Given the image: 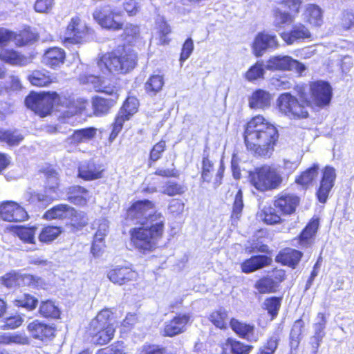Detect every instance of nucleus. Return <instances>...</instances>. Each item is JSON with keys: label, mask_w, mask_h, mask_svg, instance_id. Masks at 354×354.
I'll use <instances>...</instances> for the list:
<instances>
[{"label": "nucleus", "mask_w": 354, "mask_h": 354, "mask_svg": "<svg viewBox=\"0 0 354 354\" xmlns=\"http://www.w3.org/2000/svg\"><path fill=\"white\" fill-rule=\"evenodd\" d=\"M278 138L276 127L262 115L253 117L246 124L244 132L245 145L255 155L270 157Z\"/></svg>", "instance_id": "1"}, {"label": "nucleus", "mask_w": 354, "mask_h": 354, "mask_svg": "<svg viewBox=\"0 0 354 354\" xmlns=\"http://www.w3.org/2000/svg\"><path fill=\"white\" fill-rule=\"evenodd\" d=\"M153 218L158 219V222L151 224L150 226L134 227L129 231L131 245L140 252L152 251L162 236L165 218L162 214H157Z\"/></svg>", "instance_id": "2"}, {"label": "nucleus", "mask_w": 354, "mask_h": 354, "mask_svg": "<svg viewBox=\"0 0 354 354\" xmlns=\"http://www.w3.org/2000/svg\"><path fill=\"white\" fill-rule=\"evenodd\" d=\"M137 63V55L133 50L122 48L103 55L97 61L100 70L108 73H126L133 69Z\"/></svg>", "instance_id": "3"}, {"label": "nucleus", "mask_w": 354, "mask_h": 354, "mask_svg": "<svg viewBox=\"0 0 354 354\" xmlns=\"http://www.w3.org/2000/svg\"><path fill=\"white\" fill-rule=\"evenodd\" d=\"M88 331L93 343L100 345L107 344L115 333L112 312L109 309L101 310L91 322Z\"/></svg>", "instance_id": "4"}, {"label": "nucleus", "mask_w": 354, "mask_h": 354, "mask_svg": "<svg viewBox=\"0 0 354 354\" xmlns=\"http://www.w3.org/2000/svg\"><path fill=\"white\" fill-rule=\"evenodd\" d=\"M279 111L290 119H303L308 117L310 102L303 97L299 101L289 93L281 94L277 100Z\"/></svg>", "instance_id": "5"}, {"label": "nucleus", "mask_w": 354, "mask_h": 354, "mask_svg": "<svg viewBox=\"0 0 354 354\" xmlns=\"http://www.w3.org/2000/svg\"><path fill=\"white\" fill-rule=\"evenodd\" d=\"M251 183L260 191L275 189L281 183L282 178L277 169L264 165L250 174Z\"/></svg>", "instance_id": "6"}, {"label": "nucleus", "mask_w": 354, "mask_h": 354, "mask_svg": "<svg viewBox=\"0 0 354 354\" xmlns=\"http://www.w3.org/2000/svg\"><path fill=\"white\" fill-rule=\"evenodd\" d=\"M279 7L273 11V24L277 28H283L285 25L292 24L295 15L299 13L301 0H276Z\"/></svg>", "instance_id": "7"}, {"label": "nucleus", "mask_w": 354, "mask_h": 354, "mask_svg": "<svg viewBox=\"0 0 354 354\" xmlns=\"http://www.w3.org/2000/svg\"><path fill=\"white\" fill-rule=\"evenodd\" d=\"M157 214H162L155 211L154 204L149 200L138 201L134 203L127 211V218L142 225H150L158 222L155 219Z\"/></svg>", "instance_id": "8"}, {"label": "nucleus", "mask_w": 354, "mask_h": 354, "mask_svg": "<svg viewBox=\"0 0 354 354\" xmlns=\"http://www.w3.org/2000/svg\"><path fill=\"white\" fill-rule=\"evenodd\" d=\"M47 187L44 193L27 192L24 197L30 203H38L41 206H47L57 196L56 189L58 186L57 174L50 170L46 173Z\"/></svg>", "instance_id": "9"}, {"label": "nucleus", "mask_w": 354, "mask_h": 354, "mask_svg": "<svg viewBox=\"0 0 354 354\" xmlns=\"http://www.w3.org/2000/svg\"><path fill=\"white\" fill-rule=\"evenodd\" d=\"M120 12L111 5L97 7L93 13L94 20L103 28L118 30L123 28V24L118 19Z\"/></svg>", "instance_id": "10"}, {"label": "nucleus", "mask_w": 354, "mask_h": 354, "mask_svg": "<svg viewBox=\"0 0 354 354\" xmlns=\"http://www.w3.org/2000/svg\"><path fill=\"white\" fill-rule=\"evenodd\" d=\"M58 95L56 93H30L25 100L26 106L35 113L44 117L53 106Z\"/></svg>", "instance_id": "11"}, {"label": "nucleus", "mask_w": 354, "mask_h": 354, "mask_svg": "<svg viewBox=\"0 0 354 354\" xmlns=\"http://www.w3.org/2000/svg\"><path fill=\"white\" fill-rule=\"evenodd\" d=\"M44 216L48 220L69 218L74 225L84 226L88 223V218L84 212L77 214L74 208L63 204L48 210Z\"/></svg>", "instance_id": "12"}, {"label": "nucleus", "mask_w": 354, "mask_h": 354, "mask_svg": "<svg viewBox=\"0 0 354 354\" xmlns=\"http://www.w3.org/2000/svg\"><path fill=\"white\" fill-rule=\"evenodd\" d=\"M93 30L88 28L80 17L75 16L71 19L66 30L65 41L71 44H80L86 40V37Z\"/></svg>", "instance_id": "13"}, {"label": "nucleus", "mask_w": 354, "mask_h": 354, "mask_svg": "<svg viewBox=\"0 0 354 354\" xmlns=\"http://www.w3.org/2000/svg\"><path fill=\"white\" fill-rule=\"evenodd\" d=\"M138 107V100L136 98L129 97L127 99L115 119L110 139L113 140L117 137L122 129L123 123L137 112Z\"/></svg>", "instance_id": "14"}, {"label": "nucleus", "mask_w": 354, "mask_h": 354, "mask_svg": "<svg viewBox=\"0 0 354 354\" xmlns=\"http://www.w3.org/2000/svg\"><path fill=\"white\" fill-rule=\"evenodd\" d=\"M265 68L270 71H294L299 74L305 70V66L287 55L271 57L266 62Z\"/></svg>", "instance_id": "15"}, {"label": "nucleus", "mask_w": 354, "mask_h": 354, "mask_svg": "<svg viewBox=\"0 0 354 354\" xmlns=\"http://www.w3.org/2000/svg\"><path fill=\"white\" fill-rule=\"evenodd\" d=\"M312 102L319 107L329 104L332 97L331 86L326 82L317 81L310 86Z\"/></svg>", "instance_id": "16"}, {"label": "nucleus", "mask_w": 354, "mask_h": 354, "mask_svg": "<svg viewBox=\"0 0 354 354\" xmlns=\"http://www.w3.org/2000/svg\"><path fill=\"white\" fill-rule=\"evenodd\" d=\"M277 36L268 32H259L255 37L252 44V50L256 57H261L269 49H276L279 47Z\"/></svg>", "instance_id": "17"}, {"label": "nucleus", "mask_w": 354, "mask_h": 354, "mask_svg": "<svg viewBox=\"0 0 354 354\" xmlns=\"http://www.w3.org/2000/svg\"><path fill=\"white\" fill-rule=\"evenodd\" d=\"M0 218L9 222H19L28 218L26 211L17 203L6 201L0 205Z\"/></svg>", "instance_id": "18"}, {"label": "nucleus", "mask_w": 354, "mask_h": 354, "mask_svg": "<svg viewBox=\"0 0 354 354\" xmlns=\"http://www.w3.org/2000/svg\"><path fill=\"white\" fill-rule=\"evenodd\" d=\"M80 81L83 84L92 86L97 92L113 95L116 91L114 83L110 79L84 74L80 75Z\"/></svg>", "instance_id": "19"}, {"label": "nucleus", "mask_w": 354, "mask_h": 354, "mask_svg": "<svg viewBox=\"0 0 354 354\" xmlns=\"http://www.w3.org/2000/svg\"><path fill=\"white\" fill-rule=\"evenodd\" d=\"M335 169L330 166H326L322 171L320 185L317 192V198L320 203H326L328 194L335 185Z\"/></svg>", "instance_id": "20"}, {"label": "nucleus", "mask_w": 354, "mask_h": 354, "mask_svg": "<svg viewBox=\"0 0 354 354\" xmlns=\"http://www.w3.org/2000/svg\"><path fill=\"white\" fill-rule=\"evenodd\" d=\"M137 277L136 272L127 266H115L107 273L109 279L115 284L123 285L135 279Z\"/></svg>", "instance_id": "21"}, {"label": "nucleus", "mask_w": 354, "mask_h": 354, "mask_svg": "<svg viewBox=\"0 0 354 354\" xmlns=\"http://www.w3.org/2000/svg\"><path fill=\"white\" fill-rule=\"evenodd\" d=\"M299 198L292 194L282 193L277 197L274 205L279 212L283 214H291L295 212L299 205Z\"/></svg>", "instance_id": "22"}, {"label": "nucleus", "mask_w": 354, "mask_h": 354, "mask_svg": "<svg viewBox=\"0 0 354 354\" xmlns=\"http://www.w3.org/2000/svg\"><path fill=\"white\" fill-rule=\"evenodd\" d=\"M191 316L189 314H178L171 320L167 322L165 326V335L173 337L183 333L186 330V326L189 322Z\"/></svg>", "instance_id": "23"}, {"label": "nucleus", "mask_w": 354, "mask_h": 354, "mask_svg": "<svg viewBox=\"0 0 354 354\" xmlns=\"http://www.w3.org/2000/svg\"><path fill=\"white\" fill-rule=\"evenodd\" d=\"M230 327L239 337L250 342H256L259 338V335L258 333L256 332L254 325L240 322L236 319H232L230 321Z\"/></svg>", "instance_id": "24"}, {"label": "nucleus", "mask_w": 354, "mask_h": 354, "mask_svg": "<svg viewBox=\"0 0 354 354\" xmlns=\"http://www.w3.org/2000/svg\"><path fill=\"white\" fill-rule=\"evenodd\" d=\"M280 36L288 45H291L296 41L310 39L311 33L304 24H297L292 26L290 32H283Z\"/></svg>", "instance_id": "25"}, {"label": "nucleus", "mask_w": 354, "mask_h": 354, "mask_svg": "<svg viewBox=\"0 0 354 354\" xmlns=\"http://www.w3.org/2000/svg\"><path fill=\"white\" fill-rule=\"evenodd\" d=\"M327 324V317L323 313H317L313 324L314 334L311 337V344L314 348L318 349L322 339L325 337L324 331Z\"/></svg>", "instance_id": "26"}, {"label": "nucleus", "mask_w": 354, "mask_h": 354, "mask_svg": "<svg viewBox=\"0 0 354 354\" xmlns=\"http://www.w3.org/2000/svg\"><path fill=\"white\" fill-rule=\"evenodd\" d=\"M65 59V51L61 48L53 47L46 50L42 62L52 68H57L64 64Z\"/></svg>", "instance_id": "27"}, {"label": "nucleus", "mask_w": 354, "mask_h": 354, "mask_svg": "<svg viewBox=\"0 0 354 354\" xmlns=\"http://www.w3.org/2000/svg\"><path fill=\"white\" fill-rule=\"evenodd\" d=\"M272 96L265 90L257 89L249 97L248 104L251 109H266L270 107Z\"/></svg>", "instance_id": "28"}, {"label": "nucleus", "mask_w": 354, "mask_h": 354, "mask_svg": "<svg viewBox=\"0 0 354 354\" xmlns=\"http://www.w3.org/2000/svg\"><path fill=\"white\" fill-rule=\"evenodd\" d=\"M28 330L34 338L43 340L55 335V329L52 326L35 320L28 326Z\"/></svg>", "instance_id": "29"}, {"label": "nucleus", "mask_w": 354, "mask_h": 354, "mask_svg": "<svg viewBox=\"0 0 354 354\" xmlns=\"http://www.w3.org/2000/svg\"><path fill=\"white\" fill-rule=\"evenodd\" d=\"M14 37L16 40V44L18 46H24L28 41H31L34 38V36L28 31H23L19 35L15 37L14 32L4 28H0V44H6Z\"/></svg>", "instance_id": "30"}, {"label": "nucleus", "mask_w": 354, "mask_h": 354, "mask_svg": "<svg viewBox=\"0 0 354 354\" xmlns=\"http://www.w3.org/2000/svg\"><path fill=\"white\" fill-rule=\"evenodd\" d=\"M0 59L10 65L16 66H25L32 62L30 57H25L12 49L1 50L0 51Z\"/></svg>", "instance_id": "31"}, {"label": "nucleus", "mask_w": 354, "mask_h": 354, "mask_svg": "<svg viewBox=\"0 0 354 354\" xmlns=\"http://www.w3.org/2000/svg\"><path fill=\"white\" fill-rule=\"evenodd\" d=\"M304 16L306 21L313 26L319 27L323 24V10L317 5H307L304 13Z\"/></svg>", "instance_id": "32"}, {"label": "nucleus", "mask_w": 354, "mask_h": 354, "mask_svg": "<svg viewBox=\"0 0 354 354\" xmlns=\"http://www.w3.org/2000/svg\"><path fill=\"white\" fill-rule=\"evenodd\" d=\"M91 197L88 190L80 186L70 187L68 192V200L77 205H86Z\"/></svg>", "instance_id": "33"}, {"label": "nucleus", "mask_w": 354, "mask_h": 354, "mask_svg": "<svg viewBox=\"0 0 354 354\" xmlns=\"http://www.w3.org/2000/svg\"><path fill=\"white\" fill-rule=\"evenodd\" d=\"M318 227V219H313L306 225L305 229L301 232L299 239V245L302 248H308L313 243Z\"/></svg>", "instance_id": "34"}, {"label": "nucleus", "mask_w": 354, "mask_h": 354, "mask_svg": "<svg viewBox=\"0 0 354 354\" xmlns=\"http://www.w3.org/2000/svg\"><path fill=\"white\" fill-rule=\"evenodd\" d=\"M271 259L265 255H259L251 257L245 261L242 265V271L245 273L254 272L270 263Z\"/></svg>", "instance_id": "35"}, {"label": "nucleus", "mask_w": 354, "mask_h": 354, "mask_svg": "<svg viewBox=\"0 0 354 354\" xmlns=\"http://www.w3.org/2000/svg\"><path fill=\"white\" fill-rule=\"evenodd\" d=\"M301 257V252L291 248H286L277 256V260L284 265L295 268Z\"/></svg>", "instance_id": "36"}, {"label": "nucleus", "mask_w": 354, "mask_h": 354, "mask_svg": "<svg viewBox=\"0 0 354 354\" xmlns=\"http://www.w3.org/2000/svg\"><path fill=\"white\" fill-rule=\"evenodd\" d=\"M102 170L92 162H83L78 169V176L86 180L98 179L102 177Z\"/></svg>", "instance_id": "37"}, {"label": "nucleus", "mask_w": 354, "mask_h": 354, "mask_svg": "<svg viewBox=\"0 0 354 354\" xmlns=\"http://www.w3.org/2000/svg\"><path fill=\"white\" fill-rule=\"evenodd\" d=\"M97 133V129L93 127L76 130L68 138V142L71 144L78 145L92 140Z\"/></svg>", "instance_id": "38"}, {"label": "nucleus", "mask_w": 354, "mask_h": 354, "mask_svg": "<svg viewBox=\"0 0 354 354\" xmlns=\"http://www.w3.org/2000/svg\"><path fill=\"white\" fill-rule=\"evenodd\" d=\"M53 77L46 70L34 71L29 76L28 80L32 85L36 86H46L53 82Z\"/></svg>", "instance_id": "39"}, {"label": "nucleus", "mask_w": 354, "mask_h": 354, "mask_svg": "<svg viewBox=\"0 0 354 354\" xmlns=\"http://www.w3.org/2000/svg\"><path fill=\"white\" fill-rule=\"evenodd\" d=\"M32 279L30 275L21 276L16 272H10L2 277V283L7 288L26 284Z\"/></svg>", "instance_id": "40"}, {"label": "nucleus", "mask_w": 354, "mask_h": 354, "mask_svg": "<svg viewBox=\"0 0 354 354\" xmlns=\"http://www.w3.org/2000/svg\"><path fill=\"white\" fill-rule=\"evenodd\" d=\"M156 29L159 44L161 45L168 44L170 40L167 38V35L171 32V28L162 17L157 18Z\"/></svg>", "instance_id": "41"}, {"label": "nucleus", "mask_w": 354, "mask_h": 354, "mask_svg": "<svg viewBox=\"0 0 354 354\" xmlns=\"http://www.w3.org/2000/svg\"><path fill=\"white\" fill-rule=\"evenodd\" d=\"M164 83L163 75H153L146 82L145 90L150 95H156L162 90Z\"/></svg>", "instance_id": "42"}, {"label": "nucleus", "mask_w": 354, "mask_h": 354, "mask_svg": "<svg viewBox=\"0 0 354 354\" xmlns=\"http://www.w3.org/2000/svg\"><path fill=\"white\" fill-rule=\"evenodd\" d=\"M60 227L57 226H44L39 234V240L42 243H50L54 241L61 234Z\"/></svg>", "instance_id": "43"}, {"label": "nucleus", "mask_w": 354, "mask_h": 354, "mask_svg": "<svg viewBox=\"0 0 354 354\" xmlns=\"http://www.w3.org/2000/svg\"><path fill=\"white\" fill-rule=\"evenodd\" d=\"M39 313L44 317L58 318L60 310L55 302L51 300L42 301L39 307Z\"/></svg>", "instance_id": "44"}, {"label": "nucleus", "mask_w": 354, "mask_h": 354, "mask_svg": "<svg viewBox=\"0 0 354 354\" xmlns=\"http://www.w3.org/2000/svg\"><path fill=\"white\" fill-rule=\"evenodd\" d=\"M36 227H17L15 230L16 235L24 242L26 243L35 244V235Z\"/></svg>", "instance_id": "45"}, {"label": "nucleus", "mask_w": 354, "mask_h": 354, "mask_svg": "<svg viewBox=\"0 0 354 354\" xmlns=\"http://www.w3.org/2000/svg\"><path fill=\"white\" fill-rule=\"evenodd\" d=\"M228 319V313L224 308H219L211 313L209 320L217 328H225Z\"/></svg>", "instance_id": "46"}, {"label": "nucleus", "mask_w": 354, "mask_h": 354, "mask_svg": "<svg viewBox=\"0 0 354 354\" xmlns=\"http://www.w3.org/2000/svg\"><path fill=\"white\" fill-rule=\"evenodd\" d=\"M265 68L263 61H258L245 73V78L249 82H253L258 79L263 78Z\"/></svg>", "instance_id": "47"}, {"label": "nucleus", "mask_w": 354, "mask_h": 354, "mask_svg": "<svg viewBox=\"0 0 354 354\" xmlns=\"http://www.w3.org/2000/svg\"><path fill=\"white\" fill-rule=\"evenodd\" d=\"M319 170L318 164L313 165L304 171L297 179L296 183L303 186L308 185L311 183L317 176Z\"/></svg>", "instance_id": "48"}, {"label": "nucleus", "mask_w": 354, "mask_h": 354, "mask_svg": "<svg viewBox=\"0 0 354 354\" xmlns=\"http://www.w3.org/2000/svg\"><path fill=\"white\" fill-rule=\"evenodd\" d=\"M0 344H27L28 339L26 336L17 333H8L0 335Z\"/></svg>", "instance_id": "49"}, {"label": "nucleus", "mask_w": 354, "mask_h": 354, "mask_svg": "<svg viewBox=\"0 0 354 354\" xmlns=\"http://www.w3.org/2000/svg\"><path fill=\"white\" fill-rule=\"evenodd\" d=\"M113 105L112 100H106L102 97H96L93 101V108L96 115L106 114L110 108Z\"/></svg>", "instance_id": "50"}, {"label": "nucleus", "mask_w": 354, "mask_h": 354, "mask_svg": "<svg viewBox=\"0 0 354 354\" xmlns=\"http://www.w3.org/2000/svg\"><path fill=\"white\" fill-rule=\"evenodd\" d=\"M261 218L267 224H276L281 221L280 215L276 212L275 208L272 207H264L259 214Z\"/></svg>", "instance_id": "51"}, {"label": "nucleus", "mask_w": 354, "mask_h": 354, "mask_svg": "<svg viewBox=\"0 0 354 354\" xmlns=\"http://www.w3.org/2000/svg\"><path fill=\"white\" fill-rule=\"evenodd\" d=\"M254 286L259 293H269L276 290L277 283L271 278L265 277L257 281Z\"/></svg>", "instance_id": "52"}, {"label": "nucleus", "mask_w": 354, "mask_h": 354, "mask_svg": "<svg viewBox=\"0 0 354 354\" xmlns=\"http://www.w3.org/2000/svg\"><path fill=\"white\" fill-rule=\"evenodd\" d=\"M124 39L129 44L136 42L140 37V32L139 26L127 24L124 29Z\"/></svg>", "instance_id": "53"}, {"label": "nucleus", "mask_w": 354, "mask_h": 354, "mask_svg": "<svg viewBox=\"0 0 354 354\" xmlns=\"http://www.w3.org/2000/svg\"><path fill=\"white\" fill-rule=\"evenodd\" d=\"M226 344L230 346L233 354H248L252 348L251 346L231 338L227 339Z\"/></svg>", "instance_id": "54"}, {"label": "nucleus", "mask_w": 354, "mask_h": 354, "mask_svg": "<svg viewBox=\"0 0 354 354\" xmlns=\"http://www.w3.org/2000/svg\"><path fill=\"white\" fill-rule=\"evenodd\" d=\"M279 337L278 334H274L266 342V343L260 348L257 354H274L277 346Z\"/></svg>", "instance_id": "55"}, {"label": "nucleus", "mask_w": 354, "mask_h": 354, "mask_svg": "<svg viewBox=\"0 0 354 354\" xmlns=\"http://www.w3.org/2000/svg\"><path fill=\"white\" fill-rule=\"evenodd\" d=\"M13 303L16 306H21L28 310H32L36 307L37 299L28 294H24L20 298L15 299Z\"/></svg>", "instance_id": "56"}, {"label": "nucleus", "mask_w": 354, "mask_h": 354, "mask_svg": "<svg viewBox=\"0 0 354 354\" xmlns=\"http://www.w3.org/2000/svg\"><path fill=\"white\" fill-rule=\"evenodd\" d=\"M184 192V187L181 185L173 181L167 182L162 188V193L169 196L180 195Z\"/></svg>", "instance_id": "57"}, {"label": "nucleus", "mask_w": 354, "mask_h": 354, "mask_svg": "<svg viewBox=\"0 0 354 354\" xmlns=\"http://www.w3.org/2000/svg\"><path fill=\"white\" fill-rule=\"evenodd\" d=\"M93 228H96L97 231L95 234V239L100 240L104 239L109 230V221L106 218H100L93 224Z\"/></svg>", "instance_id": "58"}, {"label": "nucleus", "mask_w": 354, "mask_h": 354, "mask_svg": "<svg viewBox=\"0 0 354 354\" xmlns=\"http://www.w3.org/2000/svg\"><path fill=\"white\" fill-rule=\"evenodd\" d=\"M263 304L268 313L271 315L272 319L277 315L281 305L279 298L270 297L266 299Z\"/></svg>", "instance_id": "59"}, {"label": "nucleus", "mask_w": 354, "mask_h": 354, "mask_svg": "<svg viewBox=\"0 0 354 354\" xmlns=\"http://www.w3.org/2000/svg\"><path fill=\"white\" fill-rule=\"evenodd\" d=\"M243 208V194L241 190H239L235 196L232 218L233 219H239L241 216Z\"/></svg>", "instance_id": "60"}, {"label": "nucleus", "mask_w": 354, "mask_h": 354, "mask_svg": "<svg viewBox=\"0 0 354 354\" xmlns=\"http://www.w3.org/2000/svg\"><path fill=\"white\" fill-rule=\"evenodd\" d=\"M24 140V136L17 131L7 130L6 143L9 147L17 146Z\"/></svg>", "instance_id": "61"}, {"label": "nucleus", "mask_w": 354, "mask_h": 354, "mask_svg": "<svg viewBox=\"0 0 354 354\" xmlns=\"http://www.w3.org/2000/svg\"><path fill=\"white\" fill-rule=\"evenodd\" d=\"M54 0H37L35 3V10L39 13H49L53 6Z\"/></svg>", "instance_id": "62"}, {"label": "nucleus", "mask_w": 354, "mask_h": 354, "mask_svg": "<svg viewBox=\"0 0 354 354\" xmlns=\"http://www.w3.org/2000/svg\"><path fill=\"white\" fill-rule=\"evenodd\" d=\"M214 171L213 164L207 158H203L202 168V178L203 181L209 183Z\"/></svg>", "instance_id": "63"}, {"label": "nucleus", "mask_w": 354, "mask_h": 354, "mask_svg": "<svg viewBox=\"0 0 354 354\" xmlns=\"http://www.w3.org/2000/svg\"><path fill=\"white\" fill-rule=\"evenodd\" d=\"M98 354H126V352L123 343L118 342L109 348L100 351Z\"/></svg>", "instance_id": "64"}]
</instances>
